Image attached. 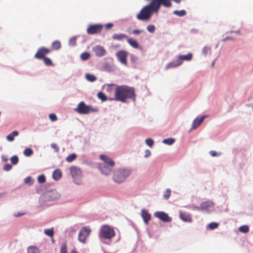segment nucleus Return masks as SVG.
<instances>
[{
    "mask_svg": "<svg viewBox=\"0 0 253 253\" xmlns=\"http://www.w3.org/2000/svg\"><path fill=\"white\" fill-rule=\"evenodd\" d=\"M115 97L109 98V100L120 101L126 102L127 99L135 100V94L133 87L127 85L116 86L115 90Z\"/></svg>",
    "mask_w": 253,
    "mask_h": 253,
    "instance_id": "obj_1",
    "label": "nucleus"
},
{
    "mask_svg": "<svg viewBox=\"0 0 253 253\" xmlns=\"http://www.w3.org/2000/svg\"><path fill=\"white\" fill-rule=\"evenodd\" d=\"M156 13L150 4L144 6L136 15V18L139 20L148 21L153 13Z\"/></svg>",
    "mask_w": 253,
    "mask_h": 253,
    "instance_id": "obj_2",
    "label": "nucleus"
},
{
    "mask_svg": "<svg viewBox=\"0 0 253 253\" xmlns=\"http://www.w3.org/2000/svg\"><path fill=\"white\" fill-rule=\"evenodd\" d=\"M115 236V232L113 227L107 225H103L101 227L99 234L100 239L111 241Z\"/></svg>",
    "mask_w": 253,
    "mask_h": 253,
    "instance_id": "obj_3",
    "label": "nucleus"
},
{
    "mask_svg": "<svg viewBox=\"0 0 253 253\" xmlns=\"http://www.w3.org/2000/svg\"><path fill=\"white\" fill-rule=\"evenodd\" d=\"M130 170L128 169H118L114 172L113 179L115 182L120 183L124 181L130 175Z\"/></svg>",
    "mask_w": 253,
    "mask_h": 253,
    "instance_id": "obj_4",
    "label": "nucleus"
},
{
    "mask_svg": "<svg viewBox=\"0 0 253 253\" xmlns=\"http://www.w3.org/2000/svg\"><path fill=\"white\" fill-rule=\"evenodd\" d=\"M75 111L80 114H87L90 112H96L98 110L89 105H86L84 101L79 103Z\"/></svg>",
    "mask_w": 253,
    "mask_h": 253,
    "instance_id": "obj_5",
    "label": "nucleus"
},
{
    "mask_svg": "<svg viewBox=\"0 0 253 253\" xmlns=\"http://www.w3.org/2000/svg\"><path fill=\"white\" fill-rule=\"evenodd\" d=\"M171 0H151L150 3L155 11L158 13L161 6L169 7L171 6Z\"/></svg>",
    "mask_w": 253,
    "mask_h": 253,
    "instance_id": "obj_6",
    "label": "nucleus"
},
{
    "mask_svg": "<svg viewBox=\"0 0 253 253\" xmlns=\"http://www.w3.org/2000/svg\"><path fill=\"white\" fill-rule=\"evenodd\" d=\"M192 58V54L190 53L187 54V55H180L178 57L177 59L175 61L168 64L166 68L168 69L169 68L177 67L180 65L183 61H190L191 60Z\"/></svg>",
    "mask_w": 253,
    "mask_h": 253,
    "instance_id": "obj_7",
    "label": "nucleus"
},
{
    "mask_svg": "<svg viewBox=\"0 0 253 253\" xmlns=\"http://www.w3.org/2000/svg\"><path fill=\"white\" fill-rule=\"evenodd\" d=\"M91 231V230L88 226H85L82 228L78 235V239L79 241L83 244H85L87 238L89 237Z\"/></svg>",
    "mask_w": 253,
    "mask_h": 253,
    "instance_id": "obj_8",
    "label": "nucleus"
},
{
    "mask_svg": "<svg viewBox=\"0 0 253 253\" xmlns=\"http://www.w3.org/2000/svg\"><path fill=\"white\" fill-rule=\"evenodd\" d=\"M70 170L72 177L74 179L75 182L78 184H80L81 183L80 178L82 175L80 169L76 167H72L70 168Z\"/></svg>",
    "mask_w": 253,
    "mask_h": 253,
    "instance_id": "obj_9",
    "label": "nucleus"
},
{
    "mask_svg": "<svg viewBox=\"0 0 253 253\" xmlns=\"http://www.w3.org/2000/svg\"><path fill=\"white\" fill-rule=\"evenodd\" d=\"M103 29V26L101 24L90 25L87 29V33L89 35H94L100 33Z\"/></svg>",
    "mask_w": 253,
    "mask_h": 253,
    "instance_id": "obj_10",
    "label": "nucleus"
},
{
    "mask_svg": "<svg viewBox=\"0 0 253 253\" xmlns=\"http://www.w3.org/2000/svg\"><path fill=\"white\" fill-rule=\"evenodd\" d=\"M51 50L45 47H41L39 48L37 52L36 53L34 57L35 58L38 59H42L45 58V56L51 52Z\"/></svg>",
    "mask_w": 253,
    "mask_h": 253,
    "instance_id": "obj_11",
    "label": "nucleus"
},
{
    "mask_svg": "<svg viewBox=\"0 0 253 253\" xmlns=\"http://www.w3.org/2000/svg\"><path fill=\"white\" fill-rule=\"evenodd\" d=\"M154 215L165 222H170L172 220L171 217L164 211H156L154 213Z\"/></svg>",
    "mask_w": 253,
    "mask_h": 253,
    "instance_id": "obj_12",
    "label": "nucleus"
},
{
    "mask_svg": "<svg viewBox=\"0 0 253 253\" xmlns=\"http://www.w3.org/2000/svg\"><path fill=\"white\" fill-rule=\"evenodd\" d=\"M116 56L119 61L124 65L127 64L126 58L127 52L125 50H120L117 54Z\"/></svg>",
    "mask_w": 253,
    "mask_h": 253,
    "instance_id": "obj_13",
    "label": "nucleus"
},
{
    "mask_svg": "<svg viewBox=\"0 0 253 253\" xmlns=\"http://www.w3.org/2000/svg\"><path fill=\"white\" fill-rule=\"evenodd\" d=\"M99 158L103 162L102 165H106L109 167H114L115 165L114 162L106 155H100Z\"/></svg>",
    "mask_w": 253,
    "mask_h": 253,
    "instance_id": "obj_14",
    "label": "nucleus"
},
{
    "mask_svg": "<svg viewBox=\"0 0 253 253\" xmlns=\"http://www.w3.org/2000/svg\"><path fill=\"white\" fill-rule=\"evenodd\" d=\"M98 167L101 172L105 175L110 174L111 173L112 168H113V167H109L108 166L103 165L102 164H100Z\"/></svg>",
    "mask_w": 253,
    "mask_h": 253,
    "instance_id": "obj_15",
    "label": "nucleus"
},
{
    "mask_svg": "<svg viewBox=\"0 0 253 253\" xmlns=\"http://www.w3.org/2000/svg\"><path fill=\"white\" fill-rule=\"evenodd\" d=\"M141 215L144 223L147 225L149 223V221L151 220V214L147 210L143 209L141 210Z\"/></svg>",
    "mask_w": 253,
    "mask_h": 253,
    "instance_id": "obj_16",
    "label": "nucleus"
},
{
    "mask_svg": "<svg viewBox=\"0 0 253 253\" xmlns=\"http://www.w3.org/2000/svg\"><path fill=\"white\" fill-rule=\"evenodd\" d=\"M93 51L97 56H102L105 54L106 51L101 46H96L93 48Z\"/></svg>",
    "mask_w": 253,
    "mask_h": 253,
    "instance_id": "obj_17",
    "label": "nucleus"
},
{
    "mask_svg": "<svg viewBox=\"0 0 253 253\" xmlns=\"http://www.w3.org/2000/svg\"><path fill=\"white\" fill-rule=\"evenodd\" d=\"M206 116H203L200 118H196L193 122L192 129H195L203 122Z\"/></svg>",
    "mask_w": 253,
    "mask_h": 253,
    "instance_id": "obj_18",
    "label": "nucleus"
},
{
    "mask_svg": "<svg viewBox=\"0 0 253 253\" xmlns=\"http://www.w3.org/2000/svg\"><path fill=\"white\" fill-rule=\"evenodd\" d=\"M180 218L185 222H191L192 221L191 214L184 212H180L179 214Z\"/></svg>",
    "mask_w": 253,
    "mask_h": 253,
    "instance_id": "obj_19",
    "label": "nucleus"
},
{
    "mask_svg": "<svg viewBox=\"0 0 253 253\" xmlns=\"http://www.w3.org/2000/svg\"><path fill=\"white\" fill-rule=\"evenodd\" d=\"M213 206V202L206 201L201 203L199 208L202 210H207L209 208L212 207Z\"/></svg>",
    "mask_w": 253,
    "mask_h": 253,
    "instance_id": "obj_20",
    "label": "nucleus"
},
{
    "mask_svg": "<svg viewBox=\"0 0 253 253\" xmlns=\"http://www.w3.org/2000/svg\"><path fill=\"white\" fill-rule=\"evenodd\" d=\"M112 39L117 41H122L124 39L127 40V36L125 34H115L113 35Z\"/></svg>",
    "mask_w": 253,
    "mask_h": 253,
    "instance_id": "obj_21",
    "label": "nucleus"
},
{
    "mask_svg": "<svg viewBox=\"0 0 253 253\" xmlns=\"http://www.w3.org/2000/svg\"><path fill=\"white\" fill-rule=\"evenodd\" d=\"M62 172L59 169H55L52 173V177L54 180H57L61 178Z\"/></svg>",
    "mask_w": 253,
    "mask_h": 253,
    "instance_id": "obj_22",
    "label": "nucleus"
},
{
    "mask_svg": "<svg viewBox=\"0 0 253 253\" xmlns=\"http://www.w3.org/2000/svg\"><path fill=\"white\" fill-rule=\"evenodd\" d=\"M18 135V131L14 130L6 136V139L8 141H13L14 139V136H17Z\"/></svg>",
    "mask_w": 253,
    "mask_h": 253,
    "instance_id": "obj_23",
    "label": "nucleus"
},
{
    "mask_svg": "<svg viewBox=\"0 0 253 253\" xmlns=\"http://www.w3.org/2000/svg\"><path fill=\"white\" fill-rule=\"evenodd\" d=\"M127 42L129 43V44L132 47L134 48H139V44L137 42L132 39H127Z\"/></svg>",
    "mask_w": 253,
    "mask_h": 253,
    "instance_id": "obj_24",
    "label": "nucleus"
},
{
    "mask_svg": "<svg viewBox=\"0 0 253 253\" xmlns=\"http://www.w3.org/2000/svg\"><path fill=\"white\" fill-rule=\"evenodd\" d=\"M61 47V42L59 41H55L51 44V50H58Z\"/></svg>",
    "mask_w": 253,
    "mask_h": 253,
    "instance_id": "obj_25",
    "label": "nucleus"
},
{
    "mask_svg": "<svg viewBox=\"0 0 253 253\" xmlns=\"http://www.w3.org/2000/svg\"><path fill=\"white\" fill-rule=\"evenodd\" d=\"M28 253H40V251L38 248L36 246H30L27 249Z\"/></svg>",
    "mask_w": 253,
    "mask_h": 253,
    "instance_id": "obj_26",
    "label": "nucleus"
},
{
    "mask_svg": "<svg viewBox=\"0 0 253 253\" xmlns=\"http://www.w3.org/2000/svg\"><path fill=\"white\" fill-rule=\"evenodd\" d=\"M116 85L114 84H109L107 85L106 91L109 94H112L113 92L115 93Z\"/></svg>",
    "mask_w": 253,
    "mask_h": 253,
    "instance_id": "obj_27",
    "label": "nucleus"
},
{
    "mask_svg": "<svg viewBox=\"0 0 253 253\" xmlns=\"http://www.w3.org/2000/svg\"><path fill=\"white\" fill-rule=\"evenodd\" d=\"M98 98L101 100L102 101H106L107 100H109V98H111V97H107L102 92H99L97 93Z\"/></svg>",
    "mask_w": 253,
    "mask_h": 253,
    "instance_id": "obj_28",
    "label": "nucleus"
},
{
    "mask_svg": "<svg viewBox=\"0 0 253 253\" xmlns=\"http://www.w3.org/2000/svg\"><path fill=\"white\" fill-rule=\"evenodd\" d=\"M44 233L47 236L50 237H52L54 235L53 228L44 229Z\"/></svg>",
    "mask_w": 253,
    "mask_h": 253,
    "instance_id": "obj_29",
    "label": "nucleus"
},
{
    "mask_svg": "<svg viewBox=\"0 0 253 253\" xmlns=\"http://www.w3.org/2000/svg\"><path fill=\"white\" fill-rule=\"evenodd\" d=\"M239 231L242 233H247L249 231V227L248 226L246 225H242L239 227Z\"/></svg>",
    "mask_w": 253,
    "mask_h": 253,
    "instance_id": "obj_30",
    "label": "nucleus"
},
{
    "mask_svg": "<svg viewBox=\"0 0 253 253\" xmlns=\"http://www.w3.org/2000/svg\"><path fill=\"white\" fill-rule=\"evenodd\" d=\"M77 158V155L73 153L70 155H69L66 158V160L67 162L71 163L74 161Z\"/></svg>",
    "mask_w": 253,
    "mask_h": 253,
    "instance_id": "obj_31",
    "label": "nucleus"
},
{
    "mask_svg": "<svg viewBox=\"0 0 253 253\" xmlns=\"http://www.w3.org/2000/svg\"><path fill=\"white\" fill-rule=\"evenodd\" d=\"M90 56V54L89 52H84L81 54V58L82 60L85 61L87 60Z\"/></svg>",
    "mask_w": 253,
    "mask_h": 253,
    "instance_id": "obj_32",
    "label": "nucleus"
},
{
    "mask_svg": "<svg viewBox=\"0 0 253 253\" xmlns=\"http://www.w3.org/2000/svg\"><path fill=\"white\" fill-rule=\"evenodd\" d=\"M175 141L174 139L172 138H167L164 139L163 141V142L167 145H171Z\"/></svg>",
    "mask_w": 253,
    "mask_h": 253,
    "instance_id": "obj_33",
    "label": "nucleus"
},
{
    "mask_svg": "<svg viewBox=\"0 0 253 253\" xmlns=\"http://www.w3.org/2000/svg\"><path fill=\"white\" fill-rule=\"evenodd\" d=\"M33 153V151L31 148H26L24 151V154L25 156L30 157Z\"/></svg>",
    "mask_w": 253,
    "mask_h": 253,
    "instance_id": "obj_34",
    "label": "nucleus"
},
{
    "mask_svg": "<svg viewBox=\"0 0 253 253\" xmlns=\"http://www.w3.org/2000/svg\"><path fill=\"white\" fill-rule=\"evenodd\" d=\"M173 13L178 16L181 17L184 16L186 12L184 10H181L180 11L175 10L173 11Z\"/></svg>",
    "mask_w": 253,
    "mask_h": 253,
    "instance_id": "obj_35",
    "label": "nucleus"
},
{
    "mask_svg": "<svg viewBox=\"0 0 253 253\" xmlns=\"http://www.w3.org/2000/svg\"><path fill=\"white\" fill-rule=\"evenodd\" d=\"M171 190L169 189H167L164 192L163 197L165 199L168 200L170 196Z\"/></svg>",
    "mask_w": 253,
    "mask_h": 253,
    "instance_id": "obj_36",
    "label": "nucleus"
},
{
    "mask_svg": "<svg viewBox=\"0 0 253 253\" xmlns=\"http://www.w3.org/2000/svg\"><path fill=\"white\" fill-rule=\"evenodd\" d=\"M86 78L88 81L91 82L95 81L96 79V77L94 75L90 74H87L86 75Z\"/></svg>",
    "mask_w": 253,
    "mask_h": 253,
    "instance_id": "obj_37",
    "label": "nucleus"
},
{
    "mask_svg": "<svg viewBox=\"0 0 253 253\" xmlns=\"http://www.w3.org/2000/svg\"><path fill=\"white\" fill-rule=\"evenodd\" d=\"M42 59L43 60L44 64L46 66H52V65H53L52 62L50 58H49L48 57H45Z\"/></svg>",
    "mask_w": 253,
    "mask_h": 253,
    "instance_id": "obj_38",
    "label": "nucleus"
},
{
    "mask_svg": "<svg viewBox=\"0 0 253 253\" xmlns=\"http://www.w3.org/2000/svg\"><path fill=\"white\" fill-rule=\"evenodd\" d=\"M211 48L209 47L205 46L202 49V53L204 56H206L208 53H211Z\"/></svg>",
    "mask_w": 253,
    "mask_h": 253,
    "instance_id": "obj_39",
    "label": "nucleus"
},
{
    "mask_svg": "<svg viewBox=\"0 0 253 253\" xmlns=\"http://www.w3.org/2000/svg\"><path fill=\"white\" fill-rule=\"evenodd\" d=\"M60 252V253H67V246L65 243H64L61 245Z\"/></svg>",
    "mask_w": 253,
    "mask_h": 253,
    "instance_id": "obj_40",
    "label": "nucleus"
},
{
    "mask_svg": "<svg viewBox=\"0 0 253 253\" xmlns=\"http://www.w3.org/2000/svg\"><path fill=\"white\" fill-rule=\"evenodd\" d=\"M19 159L17 156H13L10 158V161L13 165H16Z\"/></svg>",
    "mask_w": 253,
    "mask_h": 253,
    "instance_id": "obj_41",
    "label": "nucleus"
},
{
    "mask_svg": "<svg viewBox=\"0 0 253 253\" xmlns=\"http://www.w3.org/2000/svg\"><path fill=\"white\" fill-rule=\"evenodd\" d=\"M218 226V224L216 222H211L208 225V227L210 229H214Z\"/></svg>",
    "mask_w": 253,
    "mask_h": 253,
    "instance_id": "obj_42",
    "label": "nucleus"
},
{
    "mask_svg": "<svg viewBox=\"0 0 253 253\" xmlns=\"http://www.w3.org/2000/svg\"><path fill=\"white\" fill-rule=\"evenodd\" d=\"M147 30L150 33H154L155 31V27L153 25H149L147 26Z\"/></svg>",
    "mask_w": 253,
    "mask_h": 253,
    "instance_id": "obj_43",
    "label": "nucleus"
},
{
    "mask_svg": "<svg viewBox=\"0 0 253 253\" xmlns=\"http://www.w3.org/2000/svg\"><path fill=\"white\" fill-rule=\"evenodd\" d=\"M38 181L40 183H43L45 181V177L44 175H40L38 177Z\"/></svg>",
    "mask_w": 253,
    "mask_h": 253,
    "instance_id": "obj_44",
    "label": "nucleus"
},
{
    "mask_svg": "<svg viewBox=\"0 0 253 253\" xmlns=\"http://www.w3.org/2000/svg\"><path fill=\"white\" fill-rule=\"evenodd\" d=\"M146 144L149 147H151L153 145L154 141L151 138H147L145 140Z\"/></svg>",
    "mask_w": 253,
    "mask_h": 253,
    "instance_id": "obj_45",
    "label": "nucleus"
},
{
    "mask_svg": "<svg viewBox=\"0 0 253 253\" xmlns=\"http://www.w3.org/2000/svg\"><path fill=\"white\" fill-rule=\"evenodd\" d=\"M143 32L144 31L143 30L134 29L132 31L131 33L134 35H138Z\"/></svg>",
    "mask_w": 253,
    "mask_h": 253,
    "instance_id": "obj_46",
    "label": "nucleus"
},
{
    "mask_svg": "<svg viewBox=\"0 0 253 253\" xmlns=\"http://www.w3.org/2000/svg\"><path fill=\"white\" fill-rule=\"evenodd\" d=\"M49 118L52 122H55L57 120V118L56 115L54 114H50L49 115Z\"/></svg>",
    "mask_w": 253,
    "mask_h": 253,
    "instance_id": "obj_47",
    "label": "nucleus"
},
{
    "mask_svg": "<svg viewBox=\"0 0 253 253\" xmlns=\"http://www.w3.org/2000/svg\"><path fill=\"white\" fill-rule=\"evenodd\" d=\"M12 169V166L8 164H6L3 167V169L5 171H9Z\"/></svg>",
    "mask_w": 253,
    "mask_h": 253,
    "instance_id": "obj_48",
    "label": "nucleus"
},
{
    "mask_svg": "<svg viewBox=\"0 0 253 253\" xmlns=\"http://www.w3.org/2000/svg\"><path fill=\"white\" fill-rule=\"evenodd\" d=\"M25 183L26 184H32V179H31V177H27V178H26L25 179Z\"/></svg>",
    "mask_w": 253,
    "mask_h": 253,
    "instance_id": "obj_49",
    "label": "nucleus"
},
{
    "mask_svg": "<svg viewBox=\"0 0 253 253\" xmlns=\"http://www.w3.org/2000/svg\"><path fill=\"white\" fill-rule=\"evenodd\" d=\"M51 147L53 149H54L55 151V152H58L59 151V147L57 146V145L55 143H52L51 144Z\"/></svg>",
    "mask_w": 253,
    "mask_h": 253,
    "instance_id": "obj_50",
    "label": "nucleus"
},
{
    "mask_svg": "<svg viewBox=\"0 0 253 253\" xmlns=\"http://www.w3.org/2000/svg\"><path fill=\"white\" fill-rule=\"evenodd\" d=\"M210 153L212 157H216L220 155V154H218L216 152L214 151H211Z\"/></svg>",
    "mask_w": 253,
    "mask_h": 253,
    "instance_id": "obj_51",
    "label": "nucleus"
},
{
    "mask_svg": "<svg viewBox=\"0 0 253 253\" xmlns=\"http://www.w3.org/2000/svg\"><path fill=\"white\" fill-rule=\"evenodd\" d=\"M70 44L72 45H75L76 42V38H72L70 39Z\"/></svg>",
    "mask_w": 253,
    "mask_h": 253,
    "instance_id": "obj_52",
    "label": "nucleus"
},
{
    "mask_svg": "<svg viewBox=\"0 0 253 253\" xmlns=\"http://www.w3.org/2000/svg\"><path fill=\"white\" fill-rule=\"evenodd\" d=\"M113 26V24L112 23H108L105 25V28L106 29H109L111 28Z\"/></svg>",
    "mask_w": 253,
    "mask_h": 253,
    "instance_id": "obj_53",
    "label": "nucleus"
},
{
    "mask_svg": "<svg viewBox=\"0 0 253 253\" xmlns=\"http://www.w3.org/2000/svg\"><path fill=\"white\" fill-rule=\"evenodd\" d=\"M25 214V212H17L14 214V216L15 217H19Z\"/></svg>",
    "mask_w": 253,
    "mask_h": 253,
    "instance_id": "obj_54",
    "label": "nucleus"
},
{
    "mask_svg": "<svg viewBox=\"0 0 253 253\" xmlns=\"http://www.w3.org/2000/svg\"><path fill=\"white\" fill-rule=\"evenodd\" d=\"M151 155V152L150 150H147L145 151V157H149Z\"/></svg>",
    "mask_w": 253,
    "mask_h": 253,
    "instance_id": "obj_55",
    "label": "nucleus"
},
{
    "mask_svg": "<svg viewBox=\"0 0 253 253\" xmlns=\"http://www.w3.org/2000/svg\"><path fill=\"white\" fill-rule=\"evenodd\" d=\"M234 40L233 38H231V37H226L225 39H224V41H226V40Z\"/></svg>",
    "mask_w": 253,
    "mask_h": 253,
    "instance_id": "obj_56",
    "label": "nucleus"
},
{
    "mask_svg": "<svg viewBox=\"0 0 253 253\" xmlns=\"http://www.w3.org/2000/svg\"><path fill=\"white\" fill-rule=\"evenodd\" d=\"M71 253H78L75 250H72L71 252Z\"/></svg>",
    "mask_w": 253,
    "mask_h": 253,
    "instance_id": "obj_57",
    "label": "nucleus"
},
{
    "mask_svg": "<svg viewBox=\"0 0 253 253\" xmlns=\"http://www.w3.org/2000/svg\"><path fill=\"white\" fill-rule=\"evenodd\" d=\"M235 33L237 34H239L240 32L239 31H236Z\"/></svg>",
    "mask_w": 253,
    "mask_h": 253,
    "instance_id": "obj_58",
    "label": "nucleus"
}]
</instances>
